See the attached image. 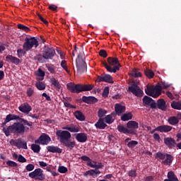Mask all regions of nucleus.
Here are the masks:
<instances>
[{
  "label": "nucleus",
  "mask_w": 181,
  "mask_h": 181,
  "mask_svg": "<svg viewBox=\"0 0 181 181\" xmlns=\"http://www.w3.org/2000/svg\"><path fill=\"white\" fill-rule=\"evenodd\" d=\"M27 160H26L23 156L21 154L18 155V162H20V163H25Z\"/></svg>",
  "instance_id": "bf43d9fd"
},
{
  "label": "nucleus",
  "mask_w": 181,
  "mask_h": 181,
  "mask_svg": "<svg viewBox=\"0 0 181 181\" xmlns=\"http://www.w3.org/2000/svg\"><path fill=\"white\" fill-rule=\"evenodd\" d=\"M179 117L175 116H171L168 117V123L170 125H177L179 124Z\"/></svg>",
  "instance_id": "c756f323"
},
{
  "label": "nucleus",
  "mask_w": 181,
  "mask_h": 181,
  "mask_svg": "<svg viewBox=\"0 0 181 181\" xmlns=\"http://www.w3.org/2000/svg\"><path fill=\"white\" fill-rule=\"evenodd\" d=\"M83 176H93V177H95V170H88L86 172H85V173L83 174Z\"/></svg>",
  "instance_id": "49530a36"
},
{
  "label": "nucleus",
  "mask_w": 181,
  "mask_h": 181,
  "mask_svg": "<svg viewBox=\"0 0 181 181\" xmlns=\"http://www.w3.org/2000/svg\"><path fill=\"white\" fill-rule=\"evenodd\" d=\"M6 165L10 166L11 168H18V163L12 160H8L6 162Z\"/></svg>",
  "instance_id": "8fccbe9b"
},
{
  "label": "nucleus",
  "mask_w": 181,
  "mask_h": 181,
  "mask_svg": "<svg viewBox=\"0 0 181 181\" xmlns=\"http://www.w3.org/2000/svg\"><path fill=\"white\" fill-rule=\"evenodd\" d=\"M58 172H59V173H67V172H69V170L67 169V168L61 165L58 168Z\"/></svg>",
  "instance_id": "3c124183"
},
{
  "label": "nucleus",
  "mask_w": 181,
  "mask_h": 181,
  "mask_svg": "<svg viewBox=\"0 0 181 181\" xmlns=\"http://www.w3.org/2000/svg\"><path fill=\"white\" fill-rule=\"evenodd\" d=\"M61 66L62 67V69H64V70H65V71H66V73H70V71L67 68V65L66 64V61L65 60L62 61Z\"/></svg>",
  "instance_id": "5fc2aeb1"
},
{
  "label": "nucleus",
  "mask_w": 181,
  "mask_h": 181,
  "mask_svg": "<svg viewBox=\"0 0 181 181\" xmlns=\"http://www.w3.org/2000/svg\"><path fill=\"white\" fill-rule=\"evenodd\" d=\"M99 56L105 58L108 56V54H107V51H105V49H100L99 51Z\"/></svg>",
  "instance_id": "13d9d810"
},
{
  "label": "nucleus",
  "mask_w": 181,
  "mask_h": 181,
  "mask_svg": "<svg viewBox=\"0 0 181 181\" xmlns=\"http://www.w3.org/2000/svg\"><path fill=\"white\" fill-rule=\"evenodd\" d=\"M35 93V90L32 88H28L27 90V95L28 97H32L33 95V93Z\"/></svg>",
  "instance_id": "052dcab7"
},
{
  "label": "nucleus",
  "mask_w": 181,
  "mask_h": 181,
  "mask_svg": "<svg viewBox=\"0 0 181 181\" xmlns=\"http://www.w3.org/2000/svg\"><path fill=\"white\" fill-rule=\"evenodd\" d=\"M35 60H37L40 63H45V60H46V58H45V55L42 54H37L34 57Z\"/></svg>",
  "instance_id": "58836bf2"
},
{
  "label": "nucleus",
  "mask_w": 181,
  "mask_h": 181,
  "mask_svg": "<svg viewBox=\"0 0 181 181\" xmlns=\"http://www.w3.org/2000/svg\"><path fill=\"white\" fill-rule=\"evenodd\" d=\"M157 107L158 110H161L162 111H166L168 109L166 107V102L163 99H159L157 101Z\"/></svg>",
  "instance_id": "393cba45"
},
{
  "label": "nucleus",
  "mask_w": 181,
  "mask_h": 181,
  "mask_svg": "<svg viewBox=\"0 0 181 181\" xmlns=\"http://www.w3.org/2000/svg\"><path fill=\"white\" fill-rule=\"evenodd\" d=\"M170 85L168 84L165 82L161 81L160 85H156V86H147L146 89H145V93L147 95L153 97V98H158L160 94H162V89L169 88Z\"/></svg>",
  "instance_id": "7ed1b4c3"
},
{
  "label": "nucleus",
  "mask_w": 181,
  "mask_h": 181,
  "mask_svg": "<svg viewBox=\"0 0 181 181\" xmlns=\"http://www.w3.org/2000/svg\"><path fill=\"white\" fill-rule=\"evenodd\" d=\"M31 149L35 153H39L40 152V146L33 144L31 145Z\"/></svg>",
  "instance_id": "ea45409f"
},
{
  "label": "nucleus",
  "mask_w": 181,
  "mask_h": 181,
  "mask_svg": "<svg viewBox=\"0 0 181 181\" xmlns=\"http://www.w3.org/2000/svg\"><path fill=\"white\" fill-rule=\"evenodd\" d=\"M49 9L50 11H57V6H55L54 4H52L49 6Z\"/></svg>",
  "instance_id": "69168bd1"
},
{
  "label": "nucleus",
  "mask_w": 181,
  "mask_h": 181,
  "mask_svg": "<svg viewBox=\"0 0 181 181\" xmlns=\"http://www.w3.org/2000/svg\"><path fill=\"white\" fill-rule=\"evenodd\" d=\"M47 150L52 153H62L63 152V150L57 146H48Z\"/></svg>",
  "instance_id": "4be33fe9"
},
{
  "label": "nucleus",
  "mask_w": 181,
  "mask_h": 181,
  "mask_svg": "<svg viewBox=\"0 0 181 181\" xmlns=\"http://www.w3.org/2000/svg\"><path fill=\"white\" fill-rule=\"evenodd\" d=\"M28 51L25 50V49H18L17 50V56L18 57L21 58V57H23V56H25L26 54V52Z\"/></svg>",
  "instance_id": "37998d69"
},
{
  "label": "nucleus",
  "mask_w": 181,
  "mask_h": 181,
  "mask_svg": "<svg viewBox=\"0 0 181 181\" xmlns=\"http://www.w3.org/2000/svg\"><path fill=\"white\" fill-rule=\"evenodd\" d=\"M168 179H165L164 181H179L176 175L173 171L168 173Z\"/></svg>",
  "instance_id": "cd10ccee"
},
{
  "label": "nucleus",
  "mask_w": 181,
  "mask_h": 181,
  "mask_svg": "<svg viewBox=\"0 0 181 181\" xmlns=\"http://www.w3.org/2000/svg\"><path fill=\"white\" fill-rule=\"evenodd\" d=\"M52 139L47 134H42L38 139L35 141V144H40L41 145H47Z\"/></svg>",
  "instance_id": "9b49d317"
},
{
  "label": "nucleus",
  "mask_w": 181,
  "mask_h": 181,
  "mask_svg": "<svg viewBox=\"0 0 181 181\" xmlns=\"http://www.w3.org/2000/svg\"><path fill=\"white\" fill-rule=\"evenodd\" d=\"M117 130L122 134H125V135H128V134L130 135H136V131L129 130V129L121 124L117 126Z\"/></svg>",
  "instance_id": "ddd939ff"
},
{
  "label": "nucleus",
  "mask_w": 181,
  "mask_h": 181,
  "mask_svg": "<svg viewBox=\"0 0 181 181\" xmlns=\"http://www.w3.org/2000/svg\"><path fill=\"white\" fill-rule=\"evenodd\" d=\"M110 94V87L106 86L105 87L103 92V97H104V98H107V97H108Z\"/></svg>",
  "instance_id": "09e8293b"
},
{
  "label": "nucleus",
  "mask_w": 181,
  "mask_h": 181,
  "mask_svg": "<svg viewBox=\"0 0 181 181\" xmlns=\"http://www.w3.org/2000/svg\"><path fill=\"white\" fill-rule=\"evenodd\" d=\"M156 130L160 132H170L172 131V127L168 125L158 126L156 128Z\"/></svg>",
  "instance_id": "a878e982"
},
{
  "label": "nucleus",
  "mask_w": 181,
  "mask_h": 181,
  "mask_svg": "<svg viewBox=\"0 0 181 181\" xmlns=\"http://www.w3.org/2000/svg\"><path fill=\"white\" fill-rule=\"evenodd\" d=\"M42 54L44 55L45 60H50L54 57L56 51H54L53 47L45 45L42 48Z\"/></svg>",
  "instance_id": "1a4fd4ad"
},
{
  "label": "nucleus",
  "mask_w": 181,
  "mask_h": 181,
  "mask_svg": "<svg viewBox=\"0 0 181 181\" xmlns=\"http://www.w3.org/2000/svg\"><path fill=\"white\" fill-rule=\"evenodd\" d=\"M164 144L168 146V148H169V149H172V148H175V146H176V141L172 137L165 138Z\"/></svg>",
  "instance_id": "dca6fc26"
},
{
  "label": "nucleus",
  "mask_w": 181,
  "mask_h": 181,
  "mask_svg": "<svg viewBox=\"0 0 181 181\" xmlns=\"http://www.w3.org/2000/svg\"><path fill=\"white\" fill-rule=\"evenodd\" d=\"M132 117H133L132 113L131 112H127V113H124L121 116L120 119H121L122 121H124V122L129 121V119H132Z\"/></svg>",
  "instance_id": "2f4dec72"
},
{
  "label": "nucleus",
  "mask_w": 181,
  "mask_h": 181,
  "mask_svg": "<svg viewBox=\"0 0 181 181\" xmlns=\"http://www.w3.org/2000/svg\"><path fill=\"white\" fill-rule=\"evenodd\" d=\"M67 90L71 91V93H76L79 94V93H83V91H91L94 88V85L93 84H75L73 83H67Z\"/></svg>",
  "instance_id": "39448f33"
},
{
  "label": "nucleus",
  "mask_w": 181,
  "mask_h": 181,
  "mask_svg": "<svg viewBox=\"0 0 181 181\" xmlns=\"http://www.w3.org/2000/svg\"><path fill=\"white\" fill-rule=\"evenodd\" d=\"M151 108H156V103H155V100H153L151 103H150Z\"/></svg>",
  "instance_id": "774afa93"
},
{
  "label": "nucleus",
  "mask_w": 181,
  "mask_h": 181,
  "mask_svg": "<svg viewBox=\"0 0 181 181\" xmlns=\"http://www.w3.org/2000/svg\"><path fill=\"white\" fill-rule=\"evenodd\" d=\"M127 128H128L129 131H136L139 128V126L138 122L131 120L127 123Z\"/></svg>",
  "instance_id": "f3484780"
},
{
  "label": "nucleus",
  "mask_w": 181,
  "mask_h": 181,
  "mask_svg": "<svg viewBox=\"0 0 181 181\" xmlns=\"http://www.w3.org/2000/svg\"><path fill=\"white\" fill-rule=\"evenodd\" d=\"M156 159H160L161 160H163V159H165V158H166V153H163L160 152H158L156 153V156H155Z\"/></svg>",
  "instance_id": "79ce46f5"
},
{
  "label": "nucleus",
  "mask_w": 181,
  "mask_h": 181,
  "mask_svg": "<svg viewBox=\"0 0 181 181\" xmlns=\"http://www.w3.org/2000/svg\"><path fill=\"white\" fill-rule=\"evenodd\" d=\"M83 52H80L78 55V58L76 60V66L77 68L78 74H83L87 71V64L84 61L85 57H83Z\"/></svg>",
  "instance_id": "423d86ee"
},
{
  "label": "nucleus",
  "mask_w": 181,
  "mask_h": 181,
  "mask_svg": "<svg viewBox=\"0 0 181 181\" xmlns=\"http://www.w3.org/2000/svg\"><path fill=\"white\" fill-rule=\"evenodd\" d=\"M153 139H155V141H157V142H160V136H159V134H158L157 133H155L153 135Z\"/></svg>",
  "instance_id": "680f3d73"
},
{
  "label": "nucleus",
  "mask_w": 181,
  "mask_h": 181,
  "mask_svg": "<svg viewBox=\"0 0 181 181\" xmlns=\"http://www.w3.org/2000/svg\"><path fill=\"white\" fill-rule=\"evenodd\" d=\"M35 87L37 88V90H46V85L45 84V83L41 81L37 82L35 83Z\"/></svg>",
  "instance_id": "e433bc0d"
},
{
  "label": "nucleus",
  "mask_w": 181,
  "mask_h": 181,
  "mask_svg": "<svg viewBox=\"0 0 181 181\" xmlns=\"http://www.w3.org/2000/svg\"><path fill=\"white\" fill-rule=\"evenodd\" d=\"M15 117L17 118L14 120L17 119V122L8 126L7 128L2 129L6 136H9L11 134H13L14 135H23L25 131H29V127H33V122H29L16 115H15Z\"/></svg>",
  "instance_id": "f03ea898"
},
{
  "label": "nucleus",
  "mask_w": 181,
  "mask_h": 181,
  "mask_svg": "<svg viewBox=\"0 0 181 181\" xmlns=\"http://www.w3.org/2000/svg\"><path fill=\"white\" fill-rule=\"evenodd\" d=\"M39 46V41H37V39H36L35 37H26L25 39V42L23 45V50H25V52H29V50H31L33 47H35V49Z\"/></svg>",
  "instance_id": "0eeeda50"
},
{
  "label": "nucleus",
  "mask_w": 181,
  "mask_h": 181,
  "mask_svg": "<svg viewBox=\"0 0 181 181\" xmlns=\"http://www.w3.org/2000/svg\"><path fill=\"white\" fill-rule=\"evenodd\" d=\"M107 114V111L105 109L100 108L98 112V115L99 118H103Z\"/></svg>",
  "instance_id": "de8ad7c7"
},
{
  "label": "nucleus",
  "mask_w": 181,
  "mask_h": 181,
  "mask_svg": "<svg viewBox=\"0 0 181 181\" xmlns=\"http://www.w3.org/2000/svg\"><path fill=\"white\" fill-rule=\"evenodd\" d=\"M96 81L97 83L105 82L110 83V84H112V83H114V81H112V77L110 74H101L100 76H98Z\"/></svg>",
  "instance_id": "f8f14e48"
},
{
  "label": "nucleus",
  "mask_w": 181,
  "mask_h": 181,
  "mask_svg": "<svg viewBox=\"0 0 181 181\" xmlns=\"http://www.w3.org/2000/svg\"><path fill=\"white\" fill-rule=\"evenodd\" d=\"M130 76H132V77H134V78H138V77H142V74L141 73V71L139 69H134L130 73Z\"/></svg>",
  "instance_id": "7c9ffc66"
},
{
  "label": "nucleus",
  "mask_w": 181,
  "mask_h": 181,
  "mask_svg": "<svg viewBox=\"0 0 181 181\" xmlns=\"http://www.w3.org/2000/svg\"><path fill=\"white\" fill-rule=\"evenodd\" d=\"M138 145V141L132 140L127 144L128 148H135Z\"/></svg>",
  "instance_id": "603ef678"
},
{
  "label": "nucleus",
  "mask_w": 181,
  "mask_h": 181,
  "mask_svg": "<svg viewBox=\"0 0 181 181\" xmlns=\"http://www.w3.org/2000/svg\"><path fill=\"white\" fill-rule=\"evenodd\" d=\"M82 101L86 104H94V103H97L98 100L93 96H83Z\"/></svg>",
  "instance_id": "aec40b11"
},
{
  "label": "nucleus",
  "mask_w": 181,
  "mask_h": 181,
  "mask_svg": "<svg viewBox=\"0 0 181 181\" xmlns=\"http://www.w3.org/2000/svg\"><path fill=\"white\" fill-rule=\"evenodd\" d=\"M38 76L39 77H42L41 80H43V77H45V71H43L42 69H38Z\"/></svg>",
  "instance_id": "e2e57ef3"
},
{
  "label": "nucleus",
  "mask_w": 181,
  "mask_h": 181,
  "mask_svg": "<svg viewBox=\"0 0 181 181\" xmlns=\"http://www.w3.org/2000/svg\"><path fill=\"white\" fill-rule=\"evenodd\" d=\"M50 83L52 84V86H55L57 90H60L62 88V86L60 85V83H59V81L54 78H52L50 79Z\"/></svg>",
  "instance_id": "f704fd0d"
},
{
  "label": "nucleus",
  "mask_w": 181,
  "mask_h": 181,
  "mask_svg": "<svg viewBox=\"0 0 181 181\" xmlns=\"http://www.w3.org/2000/svg\"><path fill=\"white\" fill-rule=\"evenodd\" d=\"M95 127L98 129H105V128H107V124L104 122V119L103 118H100L95 124Z\"/></svg>",
  "instance_id": "b1692460"
},
{
  "label": "nucleus",
  "mask_w": 181,
  "mask_h": 181,
  "mask_svg": "<svg viewBox=\"0 0 181 181\" xmlns=\"http://www.w3.org/2000/svg\"><path fill=\"white\" fill-rule=\"evenodd\" d=\"M29 177L35 179V180L43 181L46 179V175L43 173V170L36 168L34 171L28 174Z\"/></svg>",
  "instance_id": "6e6552de"
},
{
  "label": "nucleus",
  "mask_w": 181,
  "mask_h": 181,
  "mask_svg": "<svg viewBox=\"0 0 181 181\" xmlns=\"http://www.w3.org/2000/svg\"><path fill=\"white\" fill-rule=\"evenodd\" d=\"M33 169H35V165L33 164H28L25 166V170H27V172H32Z\"/></svg>",
  "instance_id": "4d7b16f0"
},
{
  "label": "nucleus",
  "mask_w": 181,
  "mask_h": 181,
  "mask_svg": "<svg viewBox=\"0 0 181 181\" xmlns=\"http://www.w3.org/2000/svg\"><path fill=\"white\" fill-rule=\"evenodd\" d=\"M93 163L95 164H92V163H87L86 165L87 166H90V168H95V169H103V168L104 167V165L101 163L97 164V163L95 161H93Z\"/></svg>",
  "instance_id": "473e14b6"
},
{
  "label": "nucleus",
  "mask_w": 181,
  "mask_h": 181,
  "mask_svg": "<svg viewBox=\"0 0 181 181\" xmlns=\"http://www.w3.org/2000/svg\"><path fill=\"white\" fill-rule=\"evenodd\" d=\"M75 138L78 142H81V144H84V142H87V134L86 133H78L75 134Z\"/></svg>",
  "instance_id": "a211bd4d"
},
{
  "label": "nucleus",
  "mask_w": 181,
  "mask_h": 181,
  "mask_svg": "<svg viewBox=\"0 0 181 181\" xmlns=\"http://www.w3.org/2000/svg\"><path fill=\"white\" fill-rule=\"evenodd\" d=\"M46 68L52 74H54L56 73V71L54 69V65L47 64Z\"/></svg>",
  "instance_id": "a19ab883"
},
{
  "label": "nucleus",
  "mask_w": 181,
  "mask_h": 181,
  "mask_svg": "<svg viewBox=\"0 0 181 181\" xmlns=\"http://www.w3.org/2000/svg\"><path fill=\"white\" fill-rule=\"evenodd\" d=\"M6 61L8 62V63L16 64V66H18V64H21V63H22V61L19 59V58L12 55H7L6 57Z\"/></svg>",
  "instance_id": "4468645a"
},
{
  "label": "nucleus",
  "mask_w": 181,
  "mask_h": 181,
  "mask_svg": "<svg viewBox=\"0 0 181 181\" xmlns=\"http://www.w3.org/2000/svg\"><path fill=\"white\" fill-rule=\"evenodd\" d=\"M29 117H30L31 118H34L35 119H39V115H35V114L33 115L32 113H30Z\"/></svg>",
  "instance_id": "338daca9"
},
{
  "label": "nucleus",
  "mask_w": 181,
  "mask_h": 181,
  "mask_svg": "<svg viewBox=\"0 0 181 181\" xmlns=\"http://www.w3.org/2000/svg\"><path fill=\"white\" fill-rule=\"evenodd\" d=\"M151 101H153V99H152V98H151L148 95H145L143 98V103H144V104H145V105H150Z\"/></svg>",
  "instance_id": "4c0bfd02"
},
{
  "label": "nucleus",
  "mask_w": 181,
  "mask_h": 181,
  "mask_svg": "<svg viewBox=\"0 0 181 181\" xmlns=\"http://www.w3.org/2000/svg\"><path fill=\"white\" fill-rule=\"evenodd\" d=\"M107 63L102 62L103 67H105L109 73H117V71H119V68L122 67L121 64H119V60L116 57H108Z\"/></svg>",
  "instance_id": "20e7f679"
},
{
  "label": "nucleus",
  "mask_w": 181,
  "mask_h": 181,
  "mask_svg": "<svg viewBox=\"0 0 181 181\" xmlns=\"http://www.w3.org/2000/svg\"><path fill=\"white\" fill-rule=\"evenodd\" d=\"M129 177H136V170H131L128 173Z\"/></svg>",
  "instance_id": "6e6d98bb"
},
{
  "label": "nucleus",
  "mask_w": 181,
  "mask_h": 181,
  "mask_svg": "<svg viewBox=\"0 0 181 181\" xmlns=\"http://www.w3.org/2000/svg\"><path fill=\"white\" fill-rule=\"evenodd\" d=\"M16 118V116H15L13 114H9L6 115L4 122L1 124V128H3V129L4 128H6L5 127V125H6L8 122H11V121H15Z\"/></svg>",
  "instance_id": "412c9836"
},
{
  "label": "nucleus",
  "mask_w": 181,
  "mask_h": 181,
  "mask_svg": "<svg viewBox=\"0 0 181 181\" xmlns=\"http://www.w3.org/2000/svg\"><path fill=\"white\" fill-rule=\"evenodd\" d=\"M17 26L18 29H21V30H23L24 32H29L30 30V28H29V27L23 24H18Z\"/></svg>",
  "instance_id": "a18cd8bd"
},
{
  "label": "nucleus",
  "mask_w": 181,
  "mask_h": 181,
  "mask_svg": "<svg viewBox=\"0 0 181 181\" xmlns=\"http://www.w3.org/2000/svg\"><path fill=\"white\" fill-rule=\"evenodd\" d=\"M128 91L132 93L136 97H142L144 95V91L141 90V88L135 82H132L131 86H129Z\"/></svg>",
  "instance_id": "9d476101"
},
{
  "label": "nucleus",
  "mask_w": 181,
  "mask_h": 181,
  "mask_svg": "<svg viewBox=\"0 0 181 181\" xmlns=\"http://www.w3.org/2000/svg\"><path fill=\"white\" fill-rule=\"evenodd\" d=\"M165 160H163L162 163L163 165L170 166V165H172V162H173V156L170 154L165 153Z\"/></svg>",
  "instance_id": "bb28decb"
},
{
  "label": "nucleus",
  "mask_w": 181,
  "mask_h": 181,
  "mask_svg": "<svg viewBox=\"0 0 181 181\" xmlns=\"http://www.w3.org/2000/svg\"><path fill=\"white\" fill-rule=\"evenodd\" d=\"M171 107L174 110H181V102L180 101H178V102L173 101L171 103Z\"/></svg>",
  "instance_id": "c9c22d12"
},
{
  "label": "nucleus",
  "mask_w": 181,
  "mask_h": 181,
  "mask_svg": "<svg viewBox=\"0 0 181 181\" xmlns=\"http://www.w3.org/2000/svg\"><path fill=\"white\" fill-rule=\"evenodd\" d=\"M18 110L23 114H29V112L32 111V106L28 103H23L18 107Z\"/></svg>",
  "instance_id": "2eb2a0df"
},
{
  "label": "nucleus",
  "mask_w": 181,
  "mask_h": 181,
  "mask_svg": "<svg viewBox=\"0 0 181 181\" xmlns=\"http://www.w3.org/2000/svg\"><path fill=\"white\" fill-rule=\"evenodd\" d=\"M62 129L56 130V136L57 141L60 142L64 146L71 151L76 146V141H71V134L70 132H80V127L71 126L64 127Z\"/></svg>",
  "instance_id": "f257e3e1"
},
{
  "label": "nucleus",
  "mask_w": 181,
  "mask_h": 181,
  "mask_svg": "<svg viewBox=\"0 0 181 181\" xmlns=\"http://www.w3.org/2000/svg\"><path fill=\"white\" fill-rule=\"evenodd\" d=\"M106 124H112L114 122L115 119L112 118V115H108L105 117Z\"/></svg>",
  "instance_id": "c03bdc74"
},
{
  "label": "nucleus",
  "mask_w": 181,
  "mask_h": 181,
  "mask_svg": "<svg viewBox=\"0 0 181 181\" xmlns=\"http://www.w3.org/2000/svg\"><path fill=\"white\" fill-rule=\"evenodd\" d=\"M16 146L18 149H28V144L26 141H22V139H16Z\"/></svg>",
  "instance_id": "5701e85b"
},
{
  "label": "nucleus",
  "mask_w": 181,
  "mask_h": 181,
  "mask_svg": "<svg viewBox=\"0 0 181 181\" xmlns=\"http://www.w3.org/2000/svg\"><path fill=\"white\" fill-rule=\"evenodd\" d=\"M42 97H45L47 100V101H52V98H50V96L49 95H47V93H42Z\"/></svg>",
  "instance_id": "0e129e2a"
},
{
  "label": "nucleus",
  "mask_w": 181,
  "mask_h": 181,
  "mask_svg": "<svg viewBox=\"0 0 181 181\" xmlns=\"http://www.w3.org/2000/svg\"><path fill=\"white\" fill-rule=\"evenodd\" d=\"M79 159H81V160H83L84 162H87V163H91V159L87 156H82Z\"/></svg>",
  "instance_id": "864d4df0"
},
{
  "label": "nucleus",
  "mask_w": 181,
  "mask_h": 181,
  "mask_svg": "<svg viewBox=\"0 0 181 181\" xmlns=\"http://www.w3.org/2000/svg\"><path fill=\"white\" fill-rule=\"evenodd\" d=\"M144 74L148 78H153L155 76V73L153 72V71L149 69H146L144 70Z\"/></svg>",
  "instance_id": "72a5a7b5"
},
{
  "label": "nucleus",
  "mask_w": 181,
  "mask_h": 181,
  "mask_svg": "<svg viewBox=\"0 0 181 181\" xmlns=\"http://www.w3.org/2000/svg\"><path fill=\"white\" fill-rule=\"evenodd\" d=\"M74 117L76 118V119H78V121H85L86 120V117L81 112L80 110H76L74 113Z\"/></svg>",
  "instance_id": "c85d7f7f"
},
{
  "label": "nucleus",
  "mask_w": 181,
  "mask_h": 181,
  "mask_svg": "<svg viewBox=\"0 0 181 181\" xmlns=\"http://www.w3.org/2000/svg\"><path fill=\"white\" fill-rule=\"evenodd\" d=\"M127 110V107L120 103H117L115 105V111L117 115H121V114H124V112Z\"/></svg>",
  "instance_id": "6ab92c4d"
}]
</instances>
